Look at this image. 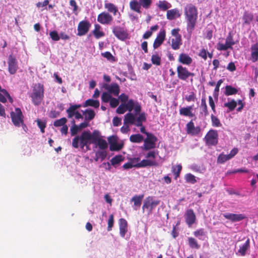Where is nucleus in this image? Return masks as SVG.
<instances>
[{
  "instance_id": "obj_1",
  "label": "nucleus",
  "mask_w": 258,
  "mask_h": 258,
  "mask_svg": "<svg viewBox=\"0 0 258 258\" xmlns=\"http://www.w3.org/2000/svg\"><path fill=\"white\" fill-rule=\"evenodd\" d=\"M91 144H94L95 148L98 146L101 150L107 148L106 141L101 138L99 132L96 130L92 134L89 131H84L81 136H76L72 141L74 148H78L80 147L82 149L86 147L89 150V147Z\"/></svg>"
},
{
  "instance_id": "obj_2",
  "label": "nucleus",
  "mask_w": 258,
  "mask_h": 258,
  "mask_svg": "<svg viewBox=\"0 0 258 258\" xmlns=\"http://www.w3.org/2000/svg\"><path fill=\"white\" fill-rule=\"evenodd\" d=\"M146 117L145 113H142L136 117L132 113H127L124 115V125L120 128L122 133H127L129 131L128 124H134L136 126H142V122L145 121Z\"/></svg>"
},
{
  "instance_id": "obj_3",
  "label": "nucleus",
  "mask_w": 258,
  "mask_h": 258,
  "mask_svg": "<svg viewBox=\"0 0 258 258\" xmlns=\"http://www.w3.org/2000/svg\"><path fill=\"white\" fill-rule=\"evenodd\" d=\"M184 15L187 21V30L191 33L195 28L198 18V11L192 4L187 5L184 8Z\"/></svg>"
},
{
  "instance_id": "obj_4",
  "label": "nucleus",
  "mask_w": 258,
  "mask_h": 258,
  "mask_svg": "<svg viewBox=\"0 0 258 258\" xmlns=\"http://www.w3.org/2000/svg\"><path fill=\"white\" fill-rule=\"evenodd\" d=\"M43 85L40 83L36 84L33 88V93L31 95L34 105H38L40 104L43 98Z\"/></svg>"
},
{
  "instance_id": "obj_5",
  "label": "nucleus",
  "mask_w": 258,
  "mask_h": 258,
  "mask_svg": "<svg viewBox=\"0 0 258 258\" xmlns=\"http://www.w3.org/2000/svg\"><path fill=\"white\" fill-rule=\"evenodd\" d=\"M11 116L12 122L15 126L19 127L22 125L24 130L26 128V126L24 124L23 115L20 108H16L14 112L12 111L11 113Z\"/></svg>"
},
{
  "instance_id": "obj_6",
  "label": "nucleus",
  "mask_w": 258,
  "mask_h": 258,
  "mask_svg": "<svg viewBox=\"0 0 258 258\" xmlns=\"http://www.w3.org/2000/svg\"><path fill=\"white\" fill-rule=\"evenodd\" d=\"M144 143L141 148L143 150H150L156 147V142L157 141V138L152 134H148L145 139L143 140Z\"/></svg>"
},
{
  "instance_id": "obj_7",
  "label": "nucleus",
  "mask_w": 258,
  "mask_h": 258,
  "mask_svg": "<svg viewBox=\"0 0 258 258\" xmlns=\"http://www.w3.org/2000/svg\"><path fill=\"white\" fill-rule=\"evenodd\" d=\"M206 145L209 146H216L218 143V134L216 130H210L204 138Z\"/></svg>"
},
{
  "instance_id": "obj_8",
  "label": "nucleus",
  "mask_w": 258,
  "mask_h": 258,
  "mask_svg": "<svg viewBox=\"0 0 258 258\" xmlns=\"http://www.w3.org/2000/svg\"><path fill=\"white\" fill-rule=\"evenodd\" d=\"M160 203V201H153L151 197L147 198L144 202L142 207L143 212L146 209L148 211V214L150 215L152 213V210Z\"/></svg>"
},
{
  "instance_id": "obj_9",
  "label": "nucleus",
  "mask_w": 258,
  "mask_h": 258,
  "mask_svg": "<svg viewBox=\"0 0 258 258\" xmlns=\"http://www.w3.org/2000/svg\"><path fill=\"white\" fill-rule=\"evenodd\" d=\"M8 71L10 74H16L18 69V61L15 56L12 54L9 55L8 59Z\"/></svg>"
},
{
  "instance_id": "obj_10",
  "label": "nucleus",
  "mask_w": 258,
  "mask_h": 258,
  "mask_svg": "<svg viewBox=\"0 0 258 258\" xmlns=\"http://www.w3.org/2000/svg\"><path fill=\"white\" fill-rule=\"evenodd\" d=\"M91 24L87 21H82L80 22L78 26V36H83L85 35L89 31Z\"/></svg>"
},
{
  "instance_id": "obj_11",
  "label": "nucleus",
  "mask_w": 258,
  "mask_h": 258,
  "mask_svg": "<svg viewBox=\"0 0 258 258\" xmlns=\"http://www.w3.org/2000/svg\"><path fill=\"white\" fill-rule=\"evenodd\" d=\"M113 33L117 38L121 40L126 39L128 36L127 32L122 28L118 26L113 27Z\"/></svg>"
},
{
  "instance_id": "obj_12",
  "label": "nucleus",
  "mask_w": 258,
  "mask_h": 258,
  "mask_svg": "<svg viewBox=\"0 0 258 258\" xmlns=\"http://www.w3.org/2000/svg\"><path fill=\"white\" fill-rule=\"evenodd\" d=\"M223 216L227 219L230 220L233 222H238L241 221L246 217L242 214H231V213H225L223 214Z\"/></svg>"
},
{
  "instance_id": "obj_13",
  "label": "nucleus",
  "mask_w": 258,
  "mask_h": 258,
  "mask_svg": "<svg viewBox=\"0 0 258 258\" xmlns=\"http://www.w3.org/2000/svg\"><path fill=\"white\" fill-rule=\"evenodd\" d=\"M112 20V17L108 13L105 12L100 14L97 18V21L102 24H108Z\"/></svg>"
},
{
  "instance_id": "obj_14",
  "label": "nucleus",
  "mask_w": 258,
  "mask_h": 258,
  "mask_svg": "<svg viewBox=\"0 0 258 258\" xmlns=\"http://www.w3.org/2000/svg\"><path fill=\"white\" fill-rule=\"evenodd\" d=\"M104 87L105 89L108 91L109 94H112L116 96H118L120 92V88L117 84L112 83L110 85L105 84Z\"/></svg>"
},
{
  "instance_id": "obj_15",
  "label": "nucleus",
  "mask_w": 258,
  "mask_h": 258,
  "mask_svg": "<svg viewBox=\"0 0 258 258\" xmlns=\"http://www.w3.org/2000/svg\"><path fill=\"white\" fill-rule=\"evenodd\" d=\"M185 218L186 222L189 226L192 225L196 219V215L194 211L191 209L187 210L185 214Z\"/></svg>"
},
{
  "instance_id": "obj_16",
  "label": "nucleus",
  "mask_w": 258,
  "mask_h": 258,
  "mask_svg": "<svg viewBox=\"0 0 258 258\" xmlns=\"http://www.w3.org/2000/svg\"><path fill=\"white\" fill-rule=\"evenodd\" d=\"M201 131L200 127H195L192 120L186 124V132L188 134L192 135H198Z\"/></svg>"
},
{
  "instance_id": "obj_17",
  "label": "nucleus",
  "mask_w": 258,
  "mask_h": 258,
  "mask_svg": "<svg viewBox=\"0 0 258 258\" xmlns=\"http://www.w3.org/2000/svg\"><path fill=\"white\" fill-rule=\"evenodd\" d=\"M165 38V32L164 30L160 31L158 34L153 43V47L154 49L157 48L163 42Z\"/></svg>"
},
{
  "instance_id": "obj_18",
  "label": "nucleus",
  "mask_w": 258,
  "mask_h": 258,
  "mask_svg": "<svg viewBox=\"0 0 258 258\" xmlns=\"http://www.w3.org/2000/svg\"><path fill=\"white\" fill-rule=\"evenodd\" d=\"M188 70L185 67L179 66L177 68L178 77L182 80H186L187 79Z\"/></svg>"
},
{
  "instance_id": "obj_19",
  "label": "nucleus",
  "mask_w": 258,
  "mask_h": 258,
  "mask_svg": "<svg viewBox=\"0 0 258 258\" xmlns=\"http://www.w3.org/2000/svg\"><path fill=\"white\" fill-rule=\"evenodd\" d=\"M119 224L120 235L123 237L127 231V221L124 219L121 218L119 220Z\"/></svg>"
},
{
  "instance_id": "obj_20",
  "label": "nucleus",
  "mask_w": 258,
  "mask_h": 258,
  "mask_svg": "<svg viewBox=\"0 0 258 258\" xmlns=\"http://www.w3.org/2000/svg\"><path fill=\"white\" fill-rule=\"evenodd\" d=\"M178 61L182 64L189 65L191 63L192 59L188 54L181 53L179 56Z\"/></svg>"
},
{
  "instance_id": "obj_21",
  "label": "nucleus",
  "mask_w": 258,
  "mask_h": 258,
  "mask_svg": "<svg viewBox=\"0 0 258 258\" xmlns=\"http://www.w3.org/2000/svg\"><path fill=\"white\" fill-rule=\"evenodd\" d=\"M192 106L181 108L179 109V114L181 115L192 117L195 116V114L192 112Z\"/></svg>"
},
{
  "instance_id": "obj_22",
  "label": "nucleus",
  "mask_w": 258,
  "mask_h": 258,
  "mask_svg": "<svg viewBox=\"0 0 258 258\" xmlns=\"http://www.w3.org/2000/svg\"><path fill=\"white\" fill-rule=\"evenodd\" d=\"M180 16V13L177 9L168 10L167 12V18L168 20H172Z\"/></svg>"
},
{
  "instance_id": "obj_23",
  "label": "nucleus",
  "mask_w": 258,
  "mask_h": 258,
  "mask_svg": "<svg viewBox=\"0 0 258 258\" xmlns=\"http://www.w3.org/2000/svg\"><path fill=\"white\" fill-rule=\"evenodd\" d=\"M144 197L143 195L140 196H134L132 199L131 202H134V209L135 210H137L138 208H139L142 204V201Z\"/></svg>"
},
{
  "instance_id": "obj_24",
  "label": "nucleus",
  "mask_w": 258,
  "mask_h": 258,
  "mask_svg": "<svg viewBox=\"0 0 258 258\" xmlns=\"http://www.w3.org/2000/svg\"><path fill=\"white\" fill-rule=\"evenodd\" d=\"M157 164L155 161H152L149 160H143L140 162L134 164L135 167H143L146 166H155Z\"/></svg>"
},
{
  "instance_id": "obj_25",
  "label": "nucleus",
  "mask_w": 258,
  "mask_h": 258,
  "mask_svg": "<svg viewBox=\"0 0 258 258\" xmlns=\"http://www.w3.org/2000/svg\"><path fill=\"white\" fill-rule=\"evenodd\" d=\"M251 60L255 62L258 60V43H256L251 47Z\"/></svg>"
},
{
  "instance_id": "obj_26",
  "label": "nucleus",
  "mask_w": 258,
  "mask_h": 258,
  "mask_svg": "<svg viewBox=\"0 0 258 258\" xmlns=\"http://www.w3.org/2000/svg\"><path fill=\"white\" fill-rule=\"evenodd\" d=\"M130 9L133 11H135L138 13H141V11L140 10L141 6L140 5V4L139 2L136 0H133L130 2Z\"/></svg>"
},
{
  "instance_id": "obj_27",
  "label": "nucleus",
  "mask_w": 258,
  "mask_h": 258,
  "mask_svg": "<svg viewBox=\"0 0 258 258\" xmlns=\"http://www.w3.org/2000/svg\"><path fill=\"white\" fill-rule=\"evenodd\" d=\"M194 234L196 237L202 240H204L207 237V232L203 228L195 231Z\"/></svg>"
},
{
  "instance_id": "obj_28",
  "label": "nucleus",
  "mask_w": 258,
  "mask_h": 258,
  "mask_svg": "<svg viewBox=\"0 0 258 258\" xmlns=\"http://www.w3.org/2000/svg\"><path fill=\"white\" fill-rule=\"evenodd\" d=\"M83 113L85 116V120L86 121H90L93 119L95 115V112L90 109H87L85 111H83Z\"/></svg>"
},
{
  "instance_id": "obj_29",
  "label": "nucleus",
  "mask_w": 258,
  "mask_h": 258,
  "mask_svg": "<svg viewBox=\"0 0 258 258\" xmlns=\"http://www.w3.org/2000/svg\"><path fill=\"white\" fill-rule=\"evenodd\" d=\"M171 47L174 50H177L182 44L181 36H178L177 38H172L171 40Z\"/></svg>"
},
{
  "instance_id": "obj_30",
  "label": "nucleus",
  "mask_w": 258,
  "mask_h": 258,
  "mask_svg": "<svg viewBox=\"0 0 258 258\" xmlns=\"http://www.w3.org/2000/svg\"><path fill=\"white\" fill-rule=\"evenodd\" d=\"M253 19L252 14L245 12H244L242 17V19L244 21V25H249L252 22Z\"/></svg>"
},
{
  "instance_id": "obj_31",
  "label": "nucleus",
  "mask_w": 258,
  "mask_h": 258,
  "mask_svg": "<svg viewBox=\"0 0 258 258\" xmlns=\"http://www.w3.org/2000/svg\"><path fill=\"white\" fill-rule=\"evenodd\" d=\"M130 140L132 143H141L144 140V137L140 134L132 135L130 136Z\"/></svg>"
},
{
  "instance_id": "obj_32",
  "label": "nucleus",
  "mask_w": 258,
  "mask_h": 258,
  "mask_svg": "<svg viewBox=\"0 0 258 258\" xmlns=\"http://www.w3.org/2000/svg\"><path fill=\"white\" fill-rule=\"evenodd\" d=\"M249 239H248L246 242L241 246L240 247L238 251V253H239L242 256L245 255L246 251L249 248Z\"/></svg>"
},
{
  "instance_id": "obj_33",
  "label": "nucleus",
  "mask_w": 258,
  "mask_h": 258,
  "mask_svg": "<svg viewBox=\"0 0 258 258\" xmlns=\"http://www.w3.org/2000/svg\"><path fill=\"white\" fill-rule=\"evenodd\" d=\"M80 105H71L67 110V112L68 114L69 118H72L74 115H75L76 113V110L79 107H80Z\"/></svg>"
},
{
  "instance_id": "obj_34",
  "label": "nucleus",
  "mask_w": 258,
  "mask_h": 258,
  "mask_svg": "<svg viewBox=\"0 0 258 258\" xmlns=\"http://www.w3.org/2000/svg\"><path fill=\"white\" fill-rule=\"evenodd\" d=\"M158 8L163 11H165L171 7L170 3L166 1H159L158 4Z\"/></svg>"
},
{
  "instance_id": "obj_35",
  "label": "nucleus",
  "mask_w": 258,
  "mask_h": 258,
  "mask_svg": "<svg viewBox=\"0 0 258 258\" xmlns=\"http://www.w3.org/2000/svg\"><path fill=\"white\" fill-rule=\"evenodd\" d=\"M104 7L105 9H107L109 12L113 13L114 15H116L117 12L118 11L117 7H116L112 3H105L104 5Z\"/></svg>"
},
{
  "instance_id": "obj_36",
  "label": "nucleus",
  "mask_w": 258,
  "mask_h": 258,
  "mask_svg": "<svg viewBox=\"0 0 258 258\" xmlns=\"http://www.w3.org/2000/svg\"><path fill=\"white\" fill-rule=\"evenodd\" d=\"M89 106H93L95 108H98L99 106V102L98 100H95L91 99L87 100L85 101L84 107H87Z\"/></svg>"
},
{
  "instance_id": "obj_37",
  "label": "nucleus",
  "mask_w": 258,
  "mask_h": 258,
  "mask_svg": "<svg viewBox=\"0 0 258 258\" xmlns=\"http://www.w3.org/2000/svg\"><path fill=\"white\" fill-rule=\"evenodd\" d=\"M238 92V90L231 86H226L225 87V94L227 96L236 94Z\"/></svg>"
},
{
  "instance_id": "obj_38",
  "label": "nucleus",
  "mask_w": 258,
  "mask_h": 258,
  "mask_svg": "<svg viewBox=\"0 0 258 258\" xmlns=\"http://www.w3.org/2000/svg\"><path fill=\"white\" fill-rule=\"evenodd\" d=\"M124 160V158L121 155H117L115 156L113 158H112L110 161L111 164L113 166H115L118 164H119L120 162Z\"/></svg>"
},
{
  "instance_id": "obj_39",
  "label": "nucleus",
  "mask_w": 258,
  "mask_h": 258,
  "mask_svg": "<svg viewBox=\"0 0 258 258\" xmlns=\"http://www.w3.org/2000/svg\"><path fill=\"white\" fill-rule=\"evenodd\" d=\"M189 246L192 248L199 249L200 245L198 244L197 240L192 237L188 239Z\"/></svg>"
},
{
  "instance_id": "obj_40",
  "label": "nucleus",
  "mask_w": 258,
  "mask_h": 258,
  "mask_svg": "<svg viewBox=\"0 0 258 258\" xmlns=\"http://www.w3.org/2000/svg\"><path fill=\"white\" fill-rule=\"evenodd\" d=\"M229 159H230V158L228 154L225 155L223 154H221L218 157L217 162L219 163H223Z\"/></svg>"
},
{
  "instance_id": "obj_41",
  "label": "nucleus",
  "mask_w": 258,
  "mask_h": 258,
  "mask_svg": "<svg viewBox=\"0 0 258 258\" xmlns=\"http://www.w3.org/2000/svg\"><path fill=\"white\" fill-rule=\"evenodd\" d=\"M140 5L143 8L148 9H149L152 4V0H139Z\"/></svg>"
},
{
  "instance_id": "obj_42",
  "label": "nucleus",
  "mask_w": 258,
  "mask_h": 258,
  "mask_svg": "<svg viewBox=\"0 0 258 258\" xmlns=\"http://www.w3.org/2000/svg\"><path fill=\"white\" fill-rule=\"evenodd\" d=\"M67 122V119L65 117H62L59 119L56 120L53 123V125L55 127H59L63 126L66 124Z\"/></svg>"
},
{
  "instance_id": "obj_43",
  "label": "nucleus",
  "mask_w": 258,
  "mask_h": 258,
  "mask_svg": "<svg viewBox=\"0 0 258 258\" xmlns=\"http://www.w3.org/2000/svg\"><path fill=\"white\" fill-rule=\"evenodd\" d=\"M224 105L228 107L230 111H232L236 107L237 103L234 100H232L230 102L224 103Z\"/></svg>"
},
{
  "instance_id": "obj_44",
  "label": "nucleus",
  "mask_w": 258,
  "mask_h": 258,
  "mask_svg": "<svg viewBox=\"0 0 258 258\" xmlns=\"http://www.w3.org/2000/svg\"><path fill=\"white\" fill-rule=\"evenodd\" d=\"M136 102H135L133 100L130 99L127 103H125L127 110L130 112L129 113H131V112L133 109Z\"/></svg>"
},
{
  "instance_id": "obj_45",
  "label": "nucleus",
  "mask_w": 258,
  "mask_h": 258,
  "mask_svg": "<svg viewBox=\"0 0 258 258\" xmlns=\"http://www.w3.org/2000/svg\"><path fill=\"white\" fill-rule=\"evenodd\" d=\"M151 61L153 64L159 66L161 63V58L157 53H156L152 55Z\"/></svg>"
},
{
  "instance_id": "obj_46",
  "label": "nucleus",
  "mask_w": 258,
  "mask_h": 258,
  "mask_svg": "<svg viewBox=\"0 0 258 258\" xmlns=\"http://www.w3.org/2000/svg\"><path fill=\"white\" fill-rule=\"evenodd\" d=\"M112 96L108 92H103L101 95L102 101L104 102H108L110 101Z\"/></svg>"
},
{
  "instance_id": "obj_47",
  "label": "nucleus",
  "mask_w": 258,
  "mask_h": 258,
  "mask_svg": "<svg viewBox=\"0 0 258 258\" xmlns=\"http://www.w3.org/2000/svg\"><path fill=\"white\" fill-rule=\"evenodd\" d=\"M108 141L110 145V150L114 149V145L117 141L116 137L115 136H110L108 138Z\"/></svg>"
},
{
  "instance_id": "obj_48",
  "label": "nucleus",
  "mask_w": 258,
  "mask_h": 258,
  "mask_svg": "<svg viewBox=\"0 0 258 258\" xmlns=\"http://www.w3.org/2000/svg\"><path fill=\"white\" fill-rule=\"evenodd\" d=\"M182 166L180 165H178L176 166L172 167V171L174 173V174L175 175V178H176L177 177L179 176V173L181 170Z\"/></svg>"
},
{
  "instance_id": "obj_49",
  "label": "nucleus",
  "mask_w": 258,
  "mask_h": 258,
  "mask_svg": "<svg viewBox=\"0 0 258 258\" xmlns=\"http://www.w3.org/2000/svg\"><path fill=\"white\" fill-rule=\"evenodd\" d=\"M185 179L187 182H189L192 184L197 182L196 177L190 173L187 174L185 175Z\"/></svg>"
},
{
  "instance_id": "obj_50",
  "label": "nucleus",
  "mask_w": 258,
  "mask_h": 258,
  "mask_svg": "<svg viewBox=\"0 0 258 258\" xmlns=\"http://www.w3.org/2000/svg\"><path fill=\"white\" fill-rule=\"evenodd\" d=\"M201 106L203 108V111L205 113V116H207L208 114V111L205 98H203L202 99Z\"/></svg>"
},
{
  "instance_id": "obj_51",
  "label": "nucleus",
  "mask_w": 258,
  "mask_h": 258,
  "mask_svg": "<svg viewBox=\"0 0 258 258\" xmlns=\"http://www.w3.org/2000/svg\"><path fill=\"white\" fill-rule=\"evenodd\" d=\"M101 54L103 57L106 58L109 61H115L114 57L111 54V53L110 52L106 51L105 52L102 53Z\"/></svg>"
},
{
  "instance_id": "obj_52",
  "label": "nucleus",
  "mask_w": 258,
  "mask_h": 258,
  "mask_svg": "<svg viewBox=\"0 0 258 258\" xmlns=\"http://www.w3.org/2000/svg\"><path fill=\"white\" fill-rule=\"evenodd\" d=\"M126 110L125 103H121L117 108L116 112L118 114H123Z\"/></svg>"
},
{
  "instance_id": "obj_53",
  "label": "nucleus",
  "mask_w": 258,
  "mask_h": 258,
  "mask_svg": "<svg viewBox=\"0 0 258 258\" xmlns=\"http://www.w3.org/2000/svg\"><path fill=\"white\" fill-rule=\"evenodd\" d=\"M211 119L212 124L213 126H220L221 125V124L219 119L216 116L213 115V114L211 115Z\"/></svg>"
},
{
  "instance_id": "obj_54",
  "label": "nucleus",
  "mask_w": 258,
  "mask_h": 258,
  "mask_svg": "<svg viewBox=\"0 0 258 258\" xmlns=\"http://www.w3.org/2000/svg\"><path fill=\"white\" fill-rule=\"evenodd\" d=\"M49 35L51 38L54 41H58L60 39L59 36L56 31H51L49 33Z\"/></svg>"
},
{
  "instance_id": "obj_55",
  "label": "nucleus",
  "mask_w": 258,
  "mask_h": 258,
  "mask_svg": "<svg viewBox=\"0 0 258 258\" xmlns=\"http://www.w3.org/2000/svg\"><path fill=\"white\" fill-rule=\"evenodd\" d=\"M226 42L229 47H232V45L235 44V42L233 40V37L231 34H229L226 39Z\"/></svg>"
},
{
  "instance_id": "obj_56",
  "label": "nucleus",
  "mask_w": 258,
  "mask_h": 258,
  "mask_svg": "<svg viewBox=\"0 0 258 258\" xmlns=\"http://www.w3.org/2000/svg\"><path fill=\"white\" fill-rule=\"evenodd\" d=\"M113 215L111 214L109 216V219L108 220V231H110L111 230V228L113 226Z\"/></svg>"
},
{
  "instance_id": "obj_57",
  "label": "nucleus",
  "mask_w": 258,
  "mask_h": 258,
  "mask_svg": "<svg viewBox=\"0 0 258 258\" xmlns=\"http://www.w3.org/2000/svg\"><path fill=\"white\" fill-rule=\"evenodd\" d=\"M71 134L72 136L76 135L78 132L80 131L77 125H73L70 129Z\"/></svg>"
},
{
  "instance_id": "obj_58",
  "label": "nucleus",
  "mask_w": 258,
  "mask_h": 258,
  "mask_svg": "<svg viewBox=\"0 0 258 258\" xmlns=\"http://www.w3.org/2000/svg\"><path fill=\"white\" fill-rule=\"evenodd\" d=\"M110 106L112 108L116 107L119 104V100L115 98H112L110 102Z\"/></svg>"
},
{
  "instance_id": "obj_59",
  "label": "nucleus",
  "mask_w": 258,
  "mask_h": 258,
  "mask_svg": "<svg viewBox=\"0 0 258 258\" xmlns=\"http://www.w3.org/2000/svg\"><path fill=\"white\" fill-rule=\"evenodd\" d=\"M98 151L96 153V156L98 157H100L102 160H103L106 156L107 153L106 152L103 151Z\"/></svg>"
},
{
  "instance_id": "obj_60",
  "label": "nucleus",
  "mask_w": 258,
  "mask_h": 258,
  "mask_svg": "<svg viewBox=\"0 0 258 258\" xmlns=\"http://www.w3.org/2000/svg\"><path fill=\"white\" fill-rule=\"evenodd\" d=\"M134 111L135 112V115H134L135 116L136 115H137L138 114H140V112L141 110V105L139 104V103L138 102H136L135 105L134 106Z\"/></svg>"
},
{
  "instance_id": "obj_61",
  "label": "nucleus",
  "mask_w": 258,
  "mask_h": 258,
  "mask_svg": "<svg viewBox=\"0 0 258 258\" xmlns=\"http://www.w3.org/2000/svg\"><path fill=\"white\" fill-rule=\"evenodd\" d=\"M93 33L97 39L104 36V33L102 31H100V30H93Z\"/></svg>"
},
{
  "instance_id": "obj_62",
  "label": "nucleus",
  "mask_w": 258,
  "mask_h": 258,
  "mask_svg": "<svg viewBox=\"0 0 258 258\" xmlns=\"http://www.w3.org/2000/svg\"><path fill=\"white\" fill-rule=\"evenodd\" d=\"M37 125L40 128L41 132L43 133H44V128L45 127V124L44 122L41 121L40 120H37Z\"/></svg>"
},
{
  "instance_id": "obj_63",
  "label": "nucleus",
  "mask_w": 258,
  "mask_h": 258,
  "mask_svg": "<svg viewBox=\"0 0 258 258\" xmlns=\"http://www.w3.org/2000/svg\"><path fill=\"white\" fill-rule=\"evenodd\" d=\"M118 98L122 103H125L126 101L128 100V96L122 93L119 96Z\"/></svg>"
},
{
  "instance_id": "obj_64",
  "label": "nucleus",
  "mask_w": 258,
  "mask_h": 258,
  "mask_svg": "<svg viewBox=\"0 0 258 258\" xmlns=\"http://www.w3.org/2000/svg\"><path fill=\"white\" fill-rule=\"evenodd\" d=\"M113 124L115 126H118L121 124V119L118 117H114L112 120Z\"/></svg>"
}]
</instances>
